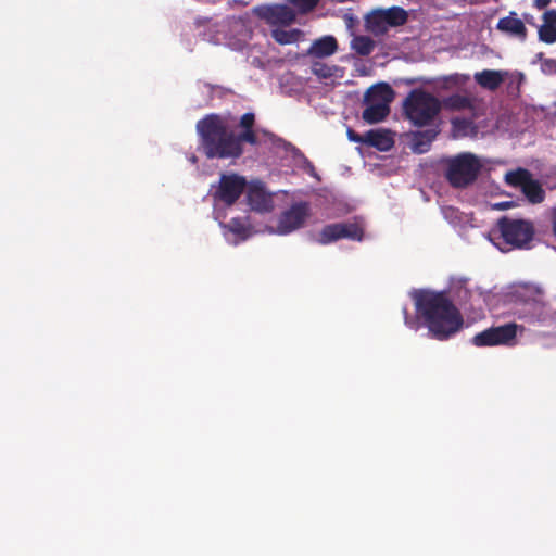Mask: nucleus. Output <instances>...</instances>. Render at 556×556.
I'll list each match as a JSON object with an SVG mask.
<instances>
[{
	"mask_svg": "<svg viewBox=\"0 0 556 556\" xmlns=\"http://www.w3.org/2000/svg\"><path fill=\"white\" fill-rule=\"evenodd\" d=\"M414 301L416 312L432 338L444 341L463 328V315L445 292L418 290Z\"/></svg>",
	"mask_w": 556,
	"mask_h": 556,
	"instance_id": "obj_1",
	"label": "nucleus"
},
{
	"mask_svg": "<svg viewBox=\"0 0 556 556\" xmlns=\"http://www.w3.org/2000/svg\"><path fill=\"white\" fill-rule=\"evenodd\" d=\"M197 132L207 159L237 160L242 156L235 131L219 114L211 113L198 121Z\"/></svg>",
	"mask_w": 556,
	"mask_h": 556,
	"instance_id": "obj_2",
	"label": "nucleus"
},
{
	"mask_svg": "<svg viewBox=\"0 0 556 556\" xmlns=\"http://www.w3.org/2000/svg\"><path fill=\"white\" fill-rule=\"evenodd\" d=\"M534 233V226L531 222L503 216L497 220L491 236L492 239L502 240V242L496 244L502 251H505L510 249H528Z\"/></svg>",
	"mask_w": 556,
	"mask_h": 556,
	"instance_id": "obj_3",
	"label": "nucleus"
},
{
	"mask_svg": "<svg viewBox=\"0 0 556 556\" xmlns=\"http://www.w3.org/2000/svg\"><path fill=\"white\" fill-rule=\"evenodd\" d=\"M441 108L440 100L422 89L412 90L403 103L406 118L418 127L430 125Z\"/></svg>",
	"mask_w": 556,
	"mask_h": 556,
	"instance_id": "obj_4",
	"label": "nucleus"
},
{
	"mask_svg": "<svg viewBox=\"0 0 556 556\" xmlns=\"http://www.w3.org/2000/svg\"><path fill=\"white\" fill-rule=\"evenodd\" d=\"M444 177L457 189H464L473 184L481 170L480 160L471 153H460L445 161Z\"/></svg>",
	"mask_w": 556,
	"mask_h": 556,
	"instance_id": "obj_5",
	"label": "nucleus"
},
{
	"mask_svg": "<svg viewBox=\"0 0 556 556\" xmlns=\"http://www.w3.org/2000/svg\"><path fill=\"white\" fill-rule=\"evenodd\" d=\"M394 90L387 83H379L365 92L364 102L366 109L362 118L368 124L382 122L390 113V103L393 101Z\"/></svg>",
	"mask_w": 556,
	"mask_h": 556,
	"instance_id": "obj_6",
	"label": "nucleus"
},
{
	"mask_svg": "<svg viewBox=\"0 0 556 556\" xmlns=\"http://www.w3.org/2000/svg\"><path fill=\"white\" fill-rule=\"evenodd\" d=\"M523 326L516 323H507L501 326L490 327L471 339L476 346H514L518 332L522 333Z\"/></svg>",
	"mask_w": 556,
	"mask_h": 556,
	"instance_id": "obj_7",
	"label": "nucleus"
},
{
	"mask_svg": "<svg viewBox=\"0 0 556 556\" xmlns=\"http://www.w3.org/2000/svg\"><path fill=\"white\" fill-rule=\"evenodd\" d=\"M408 20V13L401 7L374 10L367 17V25L375 34H384L388 27L404 25Z\"/></svg>",
	"mask_w": 556,
	"mask_h": 556,
	"instance_id": "obj_8",
	"label": "nucleus"
},
{
	"mask_svg": "<svg viewBox=\"0 0 556 556\" xmlns=\"http://www.w3.org/2000/svg\"><path fill=\"white\" fill-rule=\"evenodd\" d=\"M245 188L247 180L244 177L237 174H222L213 198L215 201L230 206L237 202Z\"/></svg>",
	"mask_w": 556,
	"mask_h": 556,
	"instance_id": "obj_9",
	"label": "nucleus"
},
{
	"mask_svg": "<svg viewBox=\"0 0 556 556\" xmlns=\"http://www.w3.org/2000/svg\"><path fill=\"white\" fill-rule=\"evenodd\" d=\"M309 214V203L305 201L293 203L280 214L277 223V232L285 236L302 228Z\"/></svg>",
	"mask_w": 556,
	"mask_h": 556,
	"instance_id": "obj_10",
	"label": "nucleus"
},
{
	"mask_svg": "<svg viewBox=\"0 0 556 556\" xmlns=\"http://www.w3.org/2000/svg\"><path fill=\"white\" fill-rule=\"evenodd\" d=\"M363 236L364 230L356 223H334L323 227L318 235L317 242L327 245L340 239L361 241Z\"/></svg>",
	"mask_w": 556,
	"mask_h": 556,
	"instance_id": "obj_11",
	"label": "nucleus"
},
{
	"mask_svg": "<svg viewBox=\"0 0 556 556\" xmlns=\"http://www.w3.org/2000/svg\"><path fill=\"white\" fill-rule=\"evenodd\" d=\"M253 13L270 26H289L295 21V13L286 4L256 5Z\"/></svg>",
	"mask_w": 556,
	"mask_h": 556,
	"instance_id": "obj_12",
	"label": "nucleus"
},
{
	"mask_svg": "<svg viewBox=\"0 0 556 556\" xmlns=\"http://www.w3.org/2000/svg\"><path fill=\"white\" fill-rule=\"evenodd\" d=\"M247 201L250 207L256 212H270L274 207L273 197L260 181L252 182L248 187Z\"/></svg>",
	"mask_w": 556,
	"mask_h": 556,
	"instance_id": "obj_13",
	"label": "nucleus"
},
{
	"mask_svg": "<svg viewBox=\"0 0 556 556\" xmlns=\"http://www.w3.org/2000/svg\"><path fill=\"white\" fill-rule=\"evenodd\" d=\"M496 29L509 37L525 42L528 36V29L525 22L518 17L515 11H510L507 16L498 20Z\"/></svg>",
	"mask_w": 556,
	"mask_h": 556,
	"instance_id": "obj_14",
	"label": "nucleus"
},
{
	"mask_svg": "<svg viewBox=\"0 0 556 556\" xmlns=\"http://www.w3.org/2000/svg\"><path fill=\"white\" fill-rule=\"evenodd\" d=\"M365 143L379 151L386 152L393 147L394 140L389 130L371 129L365 134Z\"/></svg>",
	"mask_w": 556,
	"mask_h": 556,
	"instance_id": "obj_15",
	"label": "nucleus"
},
{
	"mask_svg": "<svg viewBox=\"0 0 556 556\" xmlns=\"http://www.w3.org/2000/svg\"><path fill=\"white\" fill-rule=\"evenodd\" d=\"M338 43L334 37L324 36L315 40L308 49V54L316 58H326L336 53Z\"/></svg>",
	"mask_w": 556,
	"mask_h": 556,
	"instance_id": "obj_16",
	"label": "nucleus"
},
{
	"mask_svg": "<svg viewBox=\"0 0 556 556\" xmlns=\"http://www.w3.org/2000/svg\"><path fill=\"white\" fill-rule=\"evenodd\" d=\"M475 80L482 88L493 91L502 85L504 76L498 71L484 70L475 74Z\"/></svg>",
	"mask_w": 556,
	"mask_h": 556,
	"instance_id": "obj_17",
	"label": "nucleus"
},
{
	"mask_svg": "<svg viewBox=\"0 0 556 556\" xmlns=\"http://www.w3.org/2000/svg\"><path fill=\"white\" fill-rule=\"evenodd\" d=\"M438 132L434 129L416 131L412 138V149L416 153H425L430 149L431 142L435 139Z\"/></svg>",
	"mask_w": 556,
	"mask_h": 556,
	"instance_id": "obj_18",
	"label": "nucleus"
},
{
	"mask_svg": "<svg viewBox=\"0 0 556 556\" xmlns=\"http://www.w3.org/2000/svg\"><path fill=\"white\" fill-rule=\"evenodd\" d=\"M521 191L527 197L529 202L533 204L541 203L545 198L544 189L542 188L541 184L538 180H534L532 178V176L526 182Z\"/></svg>",
	"mask_w": 556,
	"mask_h": 556,
	"instance_id": "obj_19",
	"label": "nucleus"
},
{
	"mask_svg": "<svg viewBox=\"0 0 556 556\" xmlns=\"http://www.w3.org/2000/svg\"><path fill=\"white\" fill-rule=\"evenodd\" d=\"M454 137L475 136L477 127L469 118L455 117L451 121Z\"/></svg>",
	"mask_w": 556,
	"mask_h": 556,
	"instance_id": "obj_20",
	"label": "nucleus"
},
{
	"mask_svg": "<svg viewBox=\"0 0 556 556\" xmlns=\"http://www.w3.org/2000/svg\"><path fill=\"white\" fill-rule=\"evenodd\" d=\"M441 105H443L446 110L462 111L472 109V101L469 97L457 93L445 98Z\"/></svg>",
	"mask_w": 556,
	"mask_h": 556,
	"instance_id": "obj_21",
	"label": "nucleus"
},
{
	"mask_svg": "<svg viewBox=\"0 0 556 556\" xmlns=\"http://www.w3.org/2000/svg\"><path fill=\"white\" fill-rule=\"evenodd\" d=\"M303 35L302 30L300 29H280L276 28L271 30V37L275 39L276 42L280 45H290L299 41L301 36Z\"/></svg>",
	"mask_w": 556,
	"mask_h": 556,
	"instance_id": "obj_22",
	"label": "nucleus"
},
{
	"mask_svg": "<svg viewBox=\"0 0 556 556\" xmlns=\"http://www.w3.org/2000/svg\"><path fill=\"white\" fill-rule=\"evenodd\" d=\"M351 47L357 54L367 56L372 52L375 41L368 36H356L353 38Z\"/></svg>",
	"mask_w": 556,
	"mask_h": 556,
	"instance_id": "obj_23",
	"label": "nucleus"
},
{
	"mask_svg": "<svg viewBox=\"0 0 556 556\" xmlns=\"http://www.w3.org/2000/svg\"><path fill=\"white\" fill-rule=\"evenodd\" d=\"M531 173L526 168H518L516 170H510L505 176V181L513 186L523 188L526 182L530 179Z\"/></svg>",
	"mask_w": 556,
	"mask_h": 556,
	"instance_id": "obj_24",
	"label": "nucleus"
},
{
	"mask_svg": "<svg viewBox=\"0 0 556 556\" xmlns=\"http://www.w3.org/2000/svg\"><path fill=\"white\" fill-rule=\"evenodd\" d=\"M236 139L238 140V143L241 149H244L243 148L244 142H247L251 146L258 144V137H257L254 128L245 129V130H242L240 134H236Z\"/></svg>",
	"mask_w": 556,
	"mask_h": 556,
	"instance_id": "obj_25",
	"label": "nucleus"
},
{
	"mask_svg": "<svg viewBox=\"0 0 556 556\" xmlns=\"http://www.w3.org/2000/svg\"><path fill=\"white\" fill-rule=\"evenodd\" d=\"M539 39L545 43H554L556 42V27L549 25H541L539 27Z\"/></svg>",
	"mask_w": 556,
	"mask_h": 556,
	"instance_id": "obj_26",
	"label": "nucleus"
},
{
	"mask_svg": "<svg viewBox=\"0 0 556 556\" xmlns=\"http://www.w3.org/2000/svg\"><path fill=\"white\" fill-rule=\"evenodd\" d=\"M289 2L302 14L313 11L319 0H289Z\"/></svg>",
	"mask_w": 556,
	"mask_h": 556,
	"instance_id": "obj_27",
	"label": "nucleus"
},
{
	"mask_svg": "<svg viewBox=\"0 0 556 556\" xmlns=\"http://www.w3.org/2000/svg\"><path fill=\"white\" fill-rule=\"evenodd\" d=\"M312 72L320 78H329L333 75L332 67L321 62H315L312 65Z\"/></svg>",
	"mask_w": 556,
	"mask_h": 556,
	"instance_id": "obj_28",
	"label": "nucleus"
},
{
	"mask_svg": "<svg viewBox=\"0 0 556 556\" xmlns=\"http://www.w3.org/2000/svg\"><path fill=\"white\" fill-rule=\"evenodd\" d=\"M254 124H255V115L251 112L244 113L240 117L239 125L243 130L252 129L254 127Z\"/></svg>",
	"mask_w": 556,
	"mask_h": 556,
	"instance_id": "obj_29",
	"label": "nucleus"
},
{
	"mask_svg": "<svg viewBox=\"0 0 556 556\" xmlns=\"http://www.w3.org/2000/svg\"><path fill=\"white\" fill-rule=\"evenodd\" d=\"M228 227L236 235H242L245 231V226L238 218H231Z\"/></svg>",
	"mask_w": 556,
	"mask_h": 556,
	"instance_id": "obj_30",
	"label": "nucleus"
},
{
	"mask_svg": "<svg viewBox=\"0 0 556 556\" xmlns=\"http://www.w3.org/2000/svg\"><path fill=\"white\" fill-rule=\"evenodd\" d=\"M543 24L556 27V10H547L543 14Z\"/></svg>",
	"mask_w": 556,
	"mask_h": 556,
	"instance_id": "obj_31",
	"label": "nucleus"
},
{
	"mask_svg": "<svg viewBox=\"0 0 556 556\" xmlns=\"http://www.w3.org/2000/svg\"><path fill=\"white\" fill-rule=\"evenodd\" d=\"M346 135L350 141L365 143V135L361 136L359 134L355 132L352 128L348 129Z\"/></svg>",
	"mask_w": 556,
	"mask_h": 556,
	"instance_id": "obj_32",
	"label": "nucleus"
},
{
	"mask_svg": "<svg viewBox=\"0 0 556 556\" xmlns=\"http://www.w3.org/2000/svg\"><path fill=\"white\" fill-rule=\"evenodd\" d=\"M551 3V0H534V7L539 10L545 9Z\"/></svg>",
	"mask_w": 556,
	"mask_h": 556,
	"instance_id": "obj_33",
	"label": "nucleus"
},
{
	"mask_svg": "<svg viewBox=\"0 0 556 556\" xmlns=\"http://www.w3.org/2000/svg\"><path fill=\"white\" fill-rule=\"evenodd\" d=\"M543 65L547 67L549 71H556V60L554 59H546Z\"/></svg>",
	"mask_w": 556,
	"mask_h": 556,
	"instance_id": "obj_34",
	"label": "nucleus"
},
{
	"mask_svg": "<svg viewBox=\"0 0 556 556\" xmlns=\"http://www.w3.org/2000/svg\"><path fill=\"white\" fill-rule=\"evenodd\" d=\"M403 313L405 315V324H406V326H408L410 328H417L416 321L408 319V317H407V308L406 307L403 308Z\"/></svg>",
	"mask_w": 556,
	"mask_h": 556,
	"instance_id": "obj_35",
	"label": "nucleus"
},
{
	"mask_svg": "<svg viewBox=\"0 0 556 556\" xmlns=\"http://www.w3.org/2000/svg\"><path fill=\"white\" fill-rule=\"evenodd\" d=\"M549 319L556 323V309L549 314Z\"/></svg>",
	"mask_w": 556,
	"mask_h": 556,
	"instance_id": "obj_36",
	"label": "nucleus"
},
{
	"mask_svg": "<svg viewBox=\"0 0 556 556\" xmlns=\"http://www.w3.org/2000/svg\"><path fill=\"white\" fill-rule=\"evenodd\" d=\"M448 80H451L452 83L456 84L457 83V76H451L447 78Z\"/></svg>",
	"mask_w": 556,
	"mask_h": 556,
	"instance_id": "obj_37",
	"label": "nucleus"
}]
</instances>
